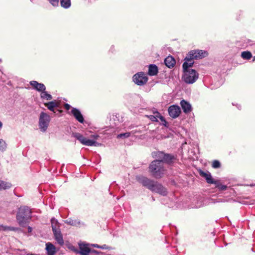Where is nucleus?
Segmentation results:
<instances>
[{
  "label": "nucleus",
  "mask_w": 255,
  "mask_h": 255,
  "mask_svg": "<svg viewBox=\"0 0 255 255\" xmlns=\"http://www.w3.org/2000/svg\"><path fill=\"white\" fill-rule=\"evenodd\" d=\"M137 180L143 186L152 192L158 193L163 196H166L168 193L166 188L156 181L144 176L138 177Z\"/></svg>",
  "instance_id": "1"
},
{
  "label": "nucleus",
  "mask_w": 255,
  "mask_h": 255,
  "mask_svg": "<svg viewBox=\"0 0 255 255\" xmlns=\"http://www.w3.org/2000/svg\"><path fill=\"white\" fill-rule=\"evenodd\" d=\"M148 171L151 175L156 179L161 178L165 174L166 168L161 160H154L149 164Z\"/></svg>",
  "instance_id": "2"
},
{
  "label": "nucleus",
  "mask_w": 255,
  "mask_h": 255,
  "mask_svg": "<svg viewBox=\"0 0 255 255\" xmlns=\"http://www.w3.org/2000/svg\"><path fill=\"white\" fill-rule=\"evenodd\" d=\"M16 221L21 227H25L31 218V211L27 206H21L16 213Z\"/></svg>",
  "instance_id": "3"
},
{
  "label": "nucleus",
  "mask_w": 255,
  "mask_h": 255,
  "mask_svg": "<svg viewBox=\"0 0 255 255\" xmlns=\"http://www.w3.org/2000/svg\"><path fill=\"white\" fill-rule=\"evenodd\" d=\"M199 78L198 73L194 69L183 71L182 80L188 84L194 83Z\"/></svg>",
  "instance_id": "4"
},
{
  "label": "nucleus",
  "mask_w": 255,
  "mask_h": 255,
  "mask_svg": "<svg viewBox=\"0 0 255 255\" xmlns=\"http://www.w3.org/2000/svg\"><path fill=\"white\" fill-rule=\"evenodd\" d=\"M50 117L47 114L42 112L39 117L38 126L41 131L45 132L50 122Z\"/></svg>",
  "instance_id": "5"
},
{
  "label": "nucleus",
  "mask_w": 255,
  "mask_h": 255,
  "mask_svg": "<svg viewBox=\"0 0 255 255\" xmlns=\"http://www.w3.org/2000/svg\"><path fill=\"white\" fill-rule=\"evenodd\" d=\"M72 136L76 138L83 145L87 146H98L100 144L99 143L95 140L88 139L85 137L82 134L79 132H73Z\"/></svg>",
  "instance_id": "6"
},
{
  "label": "nucleus",
  "mask_w": 255,
  "mask_h": 255,
  "mask_svg": "<svg viewBox=\"0 0 255 255\" xmlns=\"http://www.w3.org/2000/svg\"><path fill=\"white\" fill-rule=\"evenodd\" d=\"M208 53L206 50L199 49L193 50L188 53L187 60L190 59H200L207 57Z\"/></svg>",
  "instance_id": "7"
},
{
  "label": "nucleus",
  "mask_w": 255,
  "mask_h": 255,
  "mask_svg": "<svg viewBox=\"0 0 255 255\" xmlns=\"http://www.w3.org/2000/svg\"><path fill=\"white\" fill-rule=\"evenodd\" d=\"M148 80V77L143 72H138L132 77L133 82L138 86H143Z\"/></svg>",
  "instance_id": "8"
},
{
  "label": "nucleus",
  "mask_w": 255,
  "mask_h": 255,
  "mask_svg": "<svg viewBox=\"0 0 255 255\" xmlns=\"http://www.w3.org/2000/svg\"><path fill=\"white\" fill-rule=\"evenodd\" d=\"M78 245L79 250H75V253L81 255H89L90 253H92L93 250L90 248V244L79 243Z\"/></svg>",
  "instance_id": "9"
},
{
  "label": "nucleus",
  "mask_w": 255,
  "mask_h": 255,
  "mask_svg": "<svg viewBox=\"0 0 255 255\" xmlns=\"http://www.w3.org/2000/svg\"><path fill=\"white\" fill-rule=\"evenodd\" d=\"M168 112L171 117L175 119L180 115L181 109L178 106L173 105L168 108Z\"/></svg>",
  "instance_id": "10"
},
{
  "label": "nucleus",
  "mask_w": 255,
  "mask_h": 255,
  "mask_svg": "<svg viewBox=\"0 0 255 255\" xmlns=\"http://www.w3.org/2000/svg\"><path fill=\"white\" fill-rule=\"evenodd\" d=\"M71 114L73 115L75 119L80 123H84V117L79 109L76 108H72Z\"/></svg>",
  "instance_id": "11"
},
{
  "label": "nucleus",
  "mask_w": 255,
  "mask_h": 255,
  "mask_svg": "<svg viewBox=\"0 0 255 255\" xmlns=\"http://www.w3.org/2000/svg\"><path fill=\"white\" fill-rule=\"evenodd\" d=\"M181 107L185 114H188L191 112L192 110V107L189 102L185 100H182L180 102Z\"/></svg>",
  "instance_id": "12"
},
{
  "label": "nucleus",
  "mask_w": 255,
  "mask_h": 255,
  "mask_svg": "<svg viewBox=\"0 0 255 255\" xmlns=\"http://www.w3.org/2000/svg\"><path fill=\"white\" fill-rule=\"evenodd\" d=\"M199 174L202 177H204L206 179V181L208 183L214 184L215 183L216 180L212 178V175L209 172H205L202 170H200Z\"/></svg>",
  "instance_id": "13"
},
{
  "label": "nucleus",
  "mask_w": 255,
  "mask_h": 255,
  "mask_svg": "<svg viewBox=\"0 0 255 255\" xmlns=\"http://www.w3.org/2000/svg\"><path fill=\"white\" fill-rule=\"evenodd\" d=\"M29 84L35 90L38 92H42L46 90V87L43 84L39 83L36 81H31Z\"/></svg>",
  "instance_id": "14"
},
{
  "label": "nucleus",
  "mask_w": 255,
  "mask_h": 255,
  "mask_svg": "<svg viewBox=\"0 0 255 255\" xmlns=\"http://www.w3.org/2000/svg\"><path fill=\"white\" fill-rule=\"evenodd\" d=\"M65 223L67 225L75 226V227H81L85 225L84 223L81 222L78 219H73L71 218H68L66 220Z\"/></svg>",
  "instance_id": "15"
},
{
  "label": "nucleus",
  "mask_w": 255,
  "mask_h": 255,
  "mask_svg": "<svg viewBox=\"0 0 255 255\" xmlns=\"http://www.w3.org/2000/svg\"><path fill=\"white\" fill-rule=\"evenodd\" d=\"M175 159L176 156L174 155L164 153L163 159L161 160L162 161L163 163L165 162L170 164L172 163Z\"/></svg>",
  "instance_id": "16"
},
{
  "label": "nucleus",
  "mask_w": 255,
  "mask_h": 255,
  "mask_svg": "<svg viewBox=\"0 0 255 255\" xmlns=\"http://www.w3.org/2000/svg\"><path fill=\"white\" fill-rule=\"evenodd\" d=\"M187 58L188 54L185 58V62L183 63L182 65L183 71L191 70V69L190 68L193 66L194 63V61H193L194 59L187 60Z\"/></svg>",
  "instance_id": "17"
},
{
  "label": "nucleus",
  "mask_w": 255,
  "mask_h": 255,
  "mask_svg": "<svg viewBox=\"0 0 255 255\" xmlns=\"http://www.w3.org/2000/svg\"><path fill=\"white\" fill-rule=\"evenodd\" d=\"M45 246V250L46 251L47 255H54L56 253L55 246L50 242L47 243Z\"/></svg>",
  "instance_id": "18"
},
{
  "label": "nucleus",
  "mask_w": 255,
  "mask_h": 255,
  "mask_svg": "<svg viewBox=\"0 0 255 255\" xmlns=\"http://www.w3.org/2000/svg\"><path fill=\"white\" fill-rule=\"evenodd\" d=\"M54 239L57 243L60 246L64 245V240L63 236L61 234V231H57L56 232H53Z\"/></svg>",
  "instance_id": "19"
},
{
  "label": "nucleus",
  "mask_w": 255,
  "mask_h": 255,
  "mask_svg": "<svg viewBox=\"0 0 255 255\" xmlns=\"http://www.w3.org/2000/svg\"><path fill=\"white\" fill-rule=\"evenodd\" d=\"M164 63L167 67L171 68L174 66L176 61L172 56H168L165 59Z\"/></svg>",
  "instance_id": "20"
},
{
  "label": "nucleus",
  "mask_w": 255,
  "mask_h": 255,
  "mask_svg": "<svg viewBox=\"0 0 255 255\" xmlns=\"http://www.w3.org/2000/svg\"><path fill=\"white\" fill-rule=\"evenodd\" d=\"M51 228L53 233L60 230V224L57 219L53 217L51 219Z\"/></svg>",
  "instance_id": "21"
},
{
  "label": "nucleus",
  "mask_w": 255,
  "mask_h": 255,
  "mask_svg": "<svg viewBox=\"0 0 255 255\" xmlns=\"http://www.w3.org/2000/svg\"><path fill=\"white\" fill-rule=\"evenodd\" d=\"M44 105L50 111L55 112L54 109L59 107V104L56 101H52L48 103H45Z\"/></svg>",
  "instance_id": "22"
},
{
  "label": "nucleus",
  "mask_w": 255,
  "mask_h": 255,
  "mask_svg": "<svg viewBox=\"0 0 255 255\" xmlns=\"http://www.w3.org/2000/svg\"><path fill=\"white\" fill-rule=\"evenodd\" d=\"M158 72V67L155 64H150L148 67V74L149 76H155Z\"/></svg>",
  "instance_id": "23"
},
{
  "label": "nucleus",
  "mask_w": 255,
  "mask_h": 255,
  "mask_svg": "<svg viewBox=\"0 0 255 255\" xmlns=\"http://www.w3.org/2000/svg\"><path fill=\"white\" fill-rule=\"evenodd\" d=\"M153 115H147V117L152 122H158L157 118H158V116H159V112H158L157 110H155L153 111Z\"/></svg>",
  "instance_id": "24"
},
{
  "label": "nucleus",
  "mask_w": 255,
  "mask_h": 255,
  "mask_svg": "<svg viewBox=\"0 0 255 255\" xmlns=\"http://www.w3.org/2000/svg\"><path fill=\"white\" fill-rule=\"evenodd\" d=\"M164 152L162 151H154L152 152V156L153 158H156L157 160H162Z\"/></svg>",
  "instance_id": "25"
},
{
  "label": "nucleus",
  "mask_w": 255,
  "mask_h": 255,
  "mask_svg": "<svg viewBox=\"0 0 255 255\" xmlns=\"http://www.w3.org/2000/svg\"><path fill=\"white\" fill-rule=\"evenodd\" d=\"M11 186L10 183L0 180V190L9 189Z\"/></svg>",
  "instance_id": "26"
},
{
  "label": "nucleus",
  "mask_w": 255,
  "mask_h": 255,
  "mask_svg": "<svg viewBox=\"0 0 255 255\" xmlns=\"http://www.w3.org/2000/svg\"><path fill=\"white\" fill-rule=\"evenodd\" d=\"M40 97L42 99H45L46 100H51L52 99V96L47 92L45 91H43L40 94Z\"/></svg>",
  "instance_id": "27"
},
{
  "label": "nucleus",
  "mask_w": 255,
  "mask_h": 255,
  "mask_svg": "<svg viewBox=\"0 0 255 255\" xmlns=\"http://www.w3.org/2000/svg\"><path fill=\"white\" fill-rule=\"evenodd\" d=\"M241 57L244 59L250 60L252 57V54L249 51H243L241 53Z\"/></svg>",
  "instance_id": "28"
},
{
  "label": "nucleus",
  "mask_w": 255,
  "mask_h": 255,
  "mask_svg": "<svg viewBox=\"0 0 255 255\" xmlns=\"http://www.w3.org/2000/svg\"><path fill=\"white\" fill-rule=\"evenodd\" d=\"M216 188L220 191H224L227 189V185L222 184L219 181L216 180L215 183H214Z\"/></svg>",
  "instance_id": "29"
},
{
  "label": "nucleus",
  "mask_w": 255,
  "mask_h": 255,
  "mask_svg": "<svg viewBox=\"0 0 255 255\" xmlns=\"http://www.w3.org/2000/svg\"><path fill=\"white\" fill-rule=\"evenodd\" d=\"M70 0H60V5L64 8H68L71 6Z\"/></svg>",
  "instance_id": "30"
},
{
  "label": "nucleus",
  "mask_w": 255,
  "mask_h": 255,
  "mask_svg": "<svg viewBox=\"0 0 255 255\" xmlns=\"http://www.w3.org/2000/svg\"><path fill=\"white\" fill-rule=\"evenodd\" d=\"M16 230V228L13 227H10V226H3L2 225H0V231H15Z\"/></svg>",
  "instance_id": "31"
},
{
  "label": "nucleus",
  "mask_w": 255,
  "mask_h": 255,
  "mask_svg": "<svg viewBox=\"0 0 255 255\" xmlns=\"http://www.w3.org/2000/svg\"><path fill=\"white\" fill-rule=\"evenodd\" d=\"M7 148V144L5 140L0 138V151L4 152Z\"/></svg>",
  "instance_id": "32"
},
{
  "label": "nucleus",
  "mask_w": 255,
  "mask_h": 255,
  "mask_svg": "<svg viewBox=\"0 0 255 255\" xmlns=\"http://www.w3.org/2000/svg\"><path fill=\"white\" fill-rule=\"evenodd\" d=\"M130 135V133L128 132H127L125 133H122L118 134L117 137V138H126L128 137Z\"/></svg>",
  "instance_id": "33"
},
{
  "label": "nucleus",
  "mask_w": 255,
  "mask_h": 255,
  "mask_svg": "<svg viewBox=\"0 0 255 255\" xmlns=\"http://www.w3.org/2000/svg\"><path fill=\"white\" fill-rule=\"evenodd\" d=\"M158 118L160 119V120L162 122V125H163L165 127H168V124L165 120L164 117L161 115V114L159 113V116H158Z\"/></svg>",
  "instance_id": "34"
},
{
  "label": "nucleus",
  "mask_w": 255,
  "mask_h": 255,
  "mask_svg": "<svg viewBox=\"0 0 255 255\" xmlns=\"http://www.w3.org/2000/svg\"><path fill=\"white\" fill-rule=\"evenodd\" d=\"M221 166V163L219 161L215 160H214L212 163V167L214 168H219Z\"/></svg>",
  "instance_id": "35"
},
{
  "label": "nucleus",
  "mask_w": 255,
  "mask_h": 255,
  "mask_svg": "<svg viewBox=\"0 0 255 255\" xmlns=\"http://www.w3.org/2000/svg\"><path fill=\"white\" fill-rule=\"evenodd\" d=\"M92 253L99 255H111L107 252H99L95 250H93Z\"/></svg>",
  "instance_id": "36"
},
{
  "label": "nucleus",
  "mask_w": 255,
  "mask_h": 255,
  "mask_svg": "<svg viewBox=\"0 0 255 255\" xmlns=\"http://www.w3.org/2000/svg\"><path fill=\"white\" fill-rule=\"evenodd\" d=\"M49 3L53 6H58L59 0H48Z\"/></svg>",
  "instance_id": "37"
},
{
  "label": "nucleus",
  "mask_w": 255,
  "mask_h": 255,
  "mask_svg": "<svg viewBox=\"0 0 255 255\" xmlns=\"http://www.w3.org/2000/svg\"><path fill=\"white\" fill-rule=\"evenodd\" d=\"M100 249H103V250H112L113 249V248L111 247L108 246L106 244H104L102 246H100Z\"/></svg>",
  "instance_id": "38"
},
{
  "label": "nucleus",
  "mask_w": 255,
  "mask_h": 255,
  "mask_svg": "<svg viewBox=\"0 0 255 255\" xmlns=\"http://www.w3.org/2000/svg\"><path fill=\"white\" fill-rule=\"evenodd\" d=\"M91 247L100 249V246L96 244H90V248Z\"/></svg>",
  "instance_id": "39"
},
{
  "label": "nucleus",
  "mask_w": 255,
  "mask_h": 255,
  "mask_svg": "<svg viewBox=\"0 0 255 255\" xmlns=\"http://www.w3.org/2000/svg\"><path fill=\"white\" fill-rule=\"evenodd\" d=\"M64 107L66 110H69L71 108V106L67 103H65Z\"/></svg>",
  "instance_id": "40"
},
{
  "label": "nucleus",
  "mask_w": 255,
  "mask_h": 255,
  "mask_svg": "<svg viewBox=\"0 0 255 255\" xmlns=\"http://www.w3.org/2000/svg\"><path fill=\"white\" fill-rule=\"evenodd\" d=\"M99 137V135L98 134H93L91 135V137L97 139Z\"/></svg>",
  "instance_id": "41"
},
{
  "label": "nucleus",
  "mask_w": 255,
  "mask_h": 255,
  "mask_svg": "<svg viewBox=\"0 0 255 255\" xmlns=\"http://www.w3.org/2000/svg\"><path fill=\"white\" fill-rule=\"evenodd\" d=\"M27 231L28 233H31L32 231V228L30 226H28Z\"/></svg>",
  "instance_id": "42"
},
{
  "label": "nucleus",
  "mask_w": 255,
  "mask_h": 255,
  "mask_svg": "<svg viewBox=\"0 0 255 255\" xmlns=\"http://www.w3.org/2000/svg\"><path fill=\"white\" fill-rule=\"evenodd\" d=\"M70 249L73 251L74 253H75V250H78L77 249L75 248L73 246H72L71 248H70Z\"/></svg>",
  "instance_id": "43"
},
{
  "label": "nucleus",
  "mask_w": 255,
  "mask_h": 255,
  "mask_svg": "<svg viewBox=\"0 0 255 255\" xmlns=\"http://www.w3.org/2000/svg\"><path fill=\"white\" fill-rule=\"evenodd\" d=\"M114 46H112L110 48V51L112 52H113L114 51Z\"/></svg>",
  "instance_id": "44"
},
{
  "label": "nucleus",
  "mask_w": 255,
  "mask_h": 255,
  "mask_svg": "<svg viewBox=\"0 0 255 255\" xmlns=\"http://www.w3.org/2000/svg\"><path fill=\"white\" fill-rule=\"evenodd\" d=\"M236 106L239 110H240L241 108V106L240 104H237Z\"/></svg>",
  "instance_id": "45"
},
{
  "label": "nucleus",
  "mask_w": 255,
  "mask_h": 255,
  "mask_svg": "<svg viewBox=\"0 0 255 255\" xmlns=\"http://www.w3.org/2000/svg\"><path fill=\"white\" fill-rule=\"evenodd\" d=\"M2 123L1 121H0V129L2 128Z\"/></svg>",
  "instance_id": "46"
},
{
  "label": "nucleus",
  "mask_w": 255,
  "mask_h": 255,
  "mask_svg": "<svg viewBox=\"0 0 255 255\" xmlns=\"http://www.w3.org/2000/svg\"><path fill=\"white\" fill-rule=\"evenodd\" d=\"M249 186L251 187H253L255 186V184H251Z\"/></svg>",
  "instance_id": "47"
},
{
  "label": "nucleus",
  "mask_w": 255,
  "mask_h": 255,
  "mask_svg": "<svg viewBox=\"0 0 255 255\" xmlns=\"http://www.w3.org/2000/svg\"><path fill=\"white\" fill-rule=\"evenodd\" d=\"M253 61H255V56L253 58Z\"/></svg>",
  "instance_id": "48"
},
{
  "label": "nucleus",
  "mask_w": 255,
  "mask_h": 255,
  "mask_svg": "<svg viewBox=\"0 0 255 255\" xmlns=\"http://www.w3.org/2000/svg\"><path fill=\"white\" fill-rule=\"evenodd\" d=\"M152 201H154L155 200V199H154L153 197H152Z\"/></svg>",
  "instance_id": "49"
},
{
  "label": "nucleus",
  "mask_w": 255,
  "mask_h": 255,
  "mask_svg": "<svg viewBox=\"0 0 255 255\" xmlns=\"http://www.w3.org/2000/svg\"><path fill=\"white\" fill-rule=\"evenodd\" d=\"M1 62H2V60L1 59H0V63H1Z\"/></svg>",
  "instance_id": "50"
},
{
  "label": "nucleus",
  "mask_w": 255,
  "mask_h": 255,
  "mask_svg": "<svg viewBox=\"0 0 255 255\" xmlns=\"http://www.w3.org/2000/svg\"><path fill=\"white\" fill-rule=\"evenodd\" d=\"M31 1L33 0H30Z\"/></svg>",
  "instance_id": "51"
}]
</instances>
